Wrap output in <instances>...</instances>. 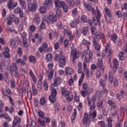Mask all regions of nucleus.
Returning <instances> with one entry per match:
<instances>
[{"mask_svg":"<svg viewBox=\"0 0 127 127\" xmlns=\"http://www.w3.org/2000/svg\"><path fill=\"white\" fill-rule=\"evenodd\" d=\"M55 5H56V7L61 8L63 7L64 13H66L68 12V5L65 1L61 0H55Z\"/></svg>","mask_w":127,"mask_h":127,"instance_id":"1","label":"nucleus"},{"mask_svg":"<svg viewBox=\"0 0 127 127\" xmlns=\"http://www.w3.org/2000/svg\"><path fill=\"white\" fill-rule=\"evenodd\" d=\"M10 72L11 75L14 76L16 78L19 77V73L18 71V68L16 63H12V65L10 66Z\"/></svg>","mask_w":127,"mask_h":127,"instance_id":"2","label":"nucleus"},{"mask_svg":"<svg viewBox=\"0 0 127 127\" xmlns=\"http://www.w3.org/2000/svg\"><path fill=\"white\" fill-rule=\"evenodd\" d=\"M80 57L79 52L76 49H73L70 52V58L72 59V63H74L76 60Z\"/></svg>","mask_w":127,"mask_h":127,"instance_id":"3","label":"nucleus"},{"mask_svg":"<svg viewBox=\"0 0 127 127\" xmlns=\"http://www.w3.org/2000/svg\"><path fill=\"white\" fill-rule=\"evenodd\" d=\"M57 95V91L56 89L53 87L52 88V93H51V95L49 97V99L51 103H54L56 101V96Z\"/></svg>","mask_w":127,"mask_h":127,"instance_id":"4","label":"nucleus"},{"mask_svg":"<svg viewBox=\"0 0 127 127\" xmlns=\"http://www.w3.org/2000/svg\"><path fill=\"white\" fill-rule=\"evenodd\" d=\"M27 1L28 2H29L28 3V9L30 11H35L37 8V2L36 1V0H34L33 1V3H32L30 2L31 0H27Z\"/></svg>","mask_w":127,"mask_h":127,"instance_id":"5","label":"nucleus"},{"mask_svg":"<svg viewBox=\"0 0 127 127\" xmlns=\"http://www.w3.org/2000/svg\"><path fill=\"white\" fill-rule=\"evenodd\" d=\"M96 12L97 14L95 15V19L94 17H92L93 19V21L94 22H95L96 21H97V23L99 24L100 25L101 24V21H100V18L102 16V13L100 12V11L99 10V9L98 8V7H96Z\"/></svg>","mask_w":127,"mask_h":127,"instance_id":"6","label":"nucleus"},{"mask_svg":"<svg viewBox=\"0 0 127 127\" xmlns=\"http://www.w3.org/2000/svg\"><path fill=\"white\" fill-rule=\"evenodd\" d=\"M66 64V57L64 55H62L60 57V60L59 61V67L60 68H63Z\"/></svg>","mask_w":127,"mask_h":127,"instance_id":"7","label":"nucleus"},{"mask_svg":"<svg viewBox=\"0 0 127 127\" xmlns=\"http://www.w3.org/2000/svg\"><path fill=\"white\" fill-rule=\"evenodd\" d=\"M113 65L112 71L114 73H116L119 68V63L118 60L117 58H114L113 61Z\"/></svg>","mask_w":127,"mask_h":127,"instance_id":"8","label":"nucleus"},{"mask_svg":"<svg viewBox=\"0 0 127 127\" xmlns=\"http://www.w3.org/2000/svg\"><path fill=\"white\" fill-rule=\"evenodd\" d=\"M1 91L2 92V95L6 97H9V95H13L12 91L9 88H6L5 89H1Z\"/></svg>","mask_w":127,"mask_h":127,"instance_id":"9","label":"nucleus"},{"mask_svg":"<svg viewBox=\"0 0 127 127\" xmlns=\"http://www.w3.org/2000/svg\"><path fill=\"white\" fill-rule=\"evenodd\" d=\"M18 5L17 1L13 2V0H8L7 2V6L9 10L12 9L16 7Z\"/></svg>","mask_w":127,"mask_h":127,"instance_id":"10","label":"nucleus"},{"mask_svg":"<svg viewBox=\"0 0 127 127\" xmlns=\"http://www.w3.org/2000/svg\"><path fill=\"white\" fill-rule=\"evenodd\" d=\"M92 43L95 50L97 51H100L101 49L100 45L99 44V41H98L95 38H93Z\"/></svg>","mask_w":127,"mask_h":127,"instance_id":"11","label":"nucleus"},{"mask_svg":"<svg viewBox=\"0 0 127 127\" xmlns=\"http://www.w3.org/2000/svg\"><path fill=\"white\" fill-rule=\"evenodd\" d=\"M10 45L12 49H16L18 46V41L15 38L10 39Z\"/></svg>","mask_w":127,"mask_h":127,"instance_id":"12","label":"nucleus"},{"mask_svg":"<svg viewBox=\"0 0 127 127\" xmlns=\"http://www.w3.org/2000/svg\"><path fill=\"white\" fill-rule=\"evenodd\" d=\"M14 12L16 14H19L20 15V17L21 18H23L24 17V13L23 11V9L22 8L20 7H17L16 8L14 9Z\"/></svg>","mask_w":127,"mask_h":127,"instance_id":"13","label":"nucleus"},{"mask_svg":"<svg viewBox=\"0 0 127 127\" xmlns=\"http://www.w3.org/2000/svg\"><path fill=\"white\" fill-rule=\"evenodd\" d=\"M94 36H95V37H93V38H95V39L98 42L99 40L105 38L104 34L101 32H97Z\"/></svg>","mask_w":127,"mask_h":127,"instance_id":"14","label":"nucleus"},{"mask_svg":"<svg viewBox=\"0 0 127 127\" xmlns=\"http://www.w3.org/2000/svg\"><path fill=\"white\" fill-rule=\"evenodd\" d=\"M90 119H91L88 117V113H85L82 120L83 124L84 125H87L88 123L90 122Z\"/></svg>","mask_w":127,"mask_h":127,"instance_id":"15","label":"nucleus"},{"mask_svg":"<svg viewBox=\"0 0 127 127\" xmlns=\"http://www.w3.org/2000/svg\"><path fill=\"white\" fill-rule=\"evenodd\" d=\"M111 41L115 45H117V40L118 39V35L116 33H114L110 36Z\"/></svg>","mask_w":127,"mask_h":127,"instance_id":"16","label":"nucleus"},{"mask_svg":"<svg viewBox=\"0 0 127 127\" xmlns=\"http://www.w3.org/2000/svg\"><path fill=\"white\" fill-rule=\"evenodd\" d=\"M15 15L13 14H10L9 16L7 18V19L8 20L7 21V24L8 25H11L12 23L13 22L15 19Z\"/></svg>","mask_w":127,"mask_h":127,"instance_id":"17","label":"nucleus"},{"mask_svg":"<svg viewBox=\"0 0 127 127\" xmlns=\"http://www.w3.org/2000/svg\"><path fill=\"white\" fill-rule=\"evenodd\" d=\"M21 122V119L18 116H15L13 122L12 127H16L18 125H19Z\"/></svg>","mask_w":127,"mask_h":127,"instance_id":"18","label":"nucleus"},{"mask_svg":"<svg viewBox=\"0 0 127 127\" xmlns=\"http://www.w3.org/2000/svg\"><path fill=\"white\" fill-rule=\"evenodd\" d=\"M65 74L66 75H72L74 74V70L73 69L69 66H67L65 68V70L64 71Z\"/></svg>","mask_w":127,"mask_h":127,"instance_id":"19","label":"nucleus"},{"mask_svg":"<svg viewBox=\"0 0 127 127\" xmlns=\"http://www.w3.org/2000/svg\"><path fill=\"white\" fill-rule=\"evenodd\" d=\"M48 45L47 43L45 42L43 45H42V46H40V48H39V52H40V53L42 54V53L45 51L46 52V50L48 48Z\"/></svg>","mask_w":127,"mask_h":127,"instance_id":"20","label":"nucleus"},{"mask_svg":"<svg viewBox=\"0 0 127 127\" xmlns=\"http://www.w3.org/2000/svg\"><path fill=\"white\" fill-rule=\"evenodd\" d=\"M62 95L66 97L70 95V91L67 90L65 87L62 88Z\"/></svg>","mask_w":127,"mask_h":127,"instance_id":"21","label":"nucleus"},{"mask_svg":"<svg viewBox=\"0 0 127 127\" xmlns=\"http://www.w3.org/2000/svg\"><path fill=\"white\" fill-rule=\"evenodd\" d=\"M108 104L110 107L111 109H115L117 108V104L112 100H108Z\"/></svg>","mask_w":127,"mask_h":127,"instance_id":"22","label":"nucleus"},{"mask_svg":"<svg viewBox=\"0 0 127 127\" xmlns=\"http://www.w3.org/2000/svg\"><path fill=\"white\" fill-rule=\"evenodd\" d=\"M61 77H56L54 79V86L58 87L59 84H61Z\"/></svg>","mask_w":127,"mask_h":127,"instance_id":"23","label":"nucleus"},{"mask_svg":"<svg viewBox=\"0 0 127 127\" xmlns=\"http://www.w3.org/2000/svg\"><path fill=\"white\" fill-rule=\"evenodd\" d=\"M29 74L30 77L32 78L34 83L36 84L37 83V77L32 70H30Z\"/></svg>","mask_w":127,"mask_h":127,"instance_id":"24","label":"nucleus"},{"mask_svg":"<svg viewBox=\"0 0 127 127\" xmlns=\"http://www.w3.org/2000/svg\"><path fill=\"white\" fill-rule=\"evenodd\" d=\"M97 115V111L96 110L92 111L89 112V115L88 117L90 118V119H94Z\"/></svg>","mask_w":127,"mask_h":127,"instance_id":"25","label":"nucleus"},{"mask_svg":"<svg viewBox=\"0 0 127 127\" xmlns=\"http://www.w3.org/2000/svg\"><path fill=\"white\" fill-rule=\"evenodd\" d=\"M82 89L83 90L88 93L92 92V90H90L89 87L88 86V84L86 83H84L82 84Z\"/></svg>","mask_w":127,"mask_h":127,"instance_id":"26","label":"nucleus"},{"mask_svg":"<svg viewBox=\"0 0 127 127\" xmlns=\"http://www.w3.org/2000/svg\"><path fill=\"white\" fill-rule=\"evenodd\" d=\"M82 45L84 46L87 47V49L88 50H89V46L91 45V42L89 41L86 40V39H84L82 40Z\"/></svg>","mask_w":127,"mask_h":127,"instance_id":"27","label":"nucleus"},{"mask_svg":"<svg viewBox=\"0 0 127 127\" xmlns=\"http://www.w3.org/2000/svg\"><path fill=\"white\" fill-rule=\"evenodd\" d=\"M49 20H50V21H51L52 23L53 24L55 23V22H56L57 20L56 15H49Z\"/></svg>","mask_w":127,"mask_h":127,"instance_id":"28","label":"nucleus"},{"mask_svg":"<svg viewBox=\"0 0 127 127\" xmlns=\"http://www.w3.org/2000/svg\"><path fill=\"white\" fill-rule=\"evenodd\" d=\"M34 22L37 24H39L40 22V18L38 14H35V18L33 19Z\"/></svg>","mask_w":127,"mask_h":127,"instance_id":"29","label":"nucleus"},{"mask_svg":"<svg viewBox=\"0 0 127 127\" xmlns=\"http://www.w3.org/2000/svg\"><path fill=\"white\" fill-rule=\"evenodd\" d=\"M104 11L106 15L109 17H112V13L110 10V9L106 7L104 8Z\"/></svg>","mask_w":127,"mask_h":127,"instance_id":"30","label":"nucleus"},{"mask_svg":"<svg viewBox=\"0 0 127 127\" xmlns=\"http://www.w3.org/2000/svg\"><path fill=\"white\" fill-rule=\"evenodd\" d=\"M56 13H57V15L62 17L63 13L62 12V9L60 7L56 6Z\"/></svg>","mask_w":127,"mask_h":127,"instance_id":"31","label":"nucleus"},{"mask_svg":"<svg viewBox=\"0 0 127 127\" xmlns=\"http://www.w3.org/2000/svg\"><path fill=\"white\" fill-rule=\"evenodd\" d=\"M85 77V74L84 73H81V76L79 77V79H78V86H81L82 85V83L84 80Z\"/></svg>","mask_w":127,"mask_h":127,"instance_id":"32","label":"nucleus"},{"mask_svg":"<svg viewBox=\"0 0 127 127\" xmlns=\"http://www.w3.org/2000/svg\"><path fill=\"white\" fill-rule=\"evenodd\" d=\"M16 63L17 64H20L21 65L24 66L26 64V62L22 60V58H19L16 62Z\"/></svg>","mask_w":127,"mask_h":127,"instance_id":"33","label":"nucleus"},{"mask_svg":"<svg viewBox=\"0 0 127 127\" xmlns=\"http://www.w3.org/2000/svg\"><path fill=\"white\" fill-rule=\"evenodd\" d=\"M20 6L22 7V9H26L27 7V4L26 3L25 1L24 0H19Z\"/></svg>","mask_w":127,"mask_h":127,"instance_id":"34","label":"nucleus"},{"mask_svg":"<svg viewBox=\"0 0 127 127\" xmlns=\"http://www.w3.org/2000/svg\"><path fill=\"white\" fill-rule=\"evenodd\" d=\"M99 84L102 88H105L106 86V81L104 79L101 78L99 82Z\"/></svg>","mask_w":127,"mask_h":127,"instance_id":"35","label":"nucleus"},{"mask_svg":"<svg viewBox=\"0 0 127 127\" xmlns=\"http://www.w3.org/2000/svg\"><path fill=\"white\" fill-rule=\"evenodd\" d=\"M107 122L108 127H113V119L111 117H108L107 118Z\"/></svg>","mask_w":127,"mask_h":127,"instance_id":"36","label":"nucleus"},{"mask_svg":"<svg viewBox=\"0 0 127 127\" xmlns=\"http://www.w3.org/2000/svg\"><path fill=\"white\" fill-rule=\"evenodd\" d=\"M38 116L41 119H45V113L42 110H40L38 112Z\"/></svg>","mask_w":127,"mask_h":127,"instance_id":"37","label":"nucleus"},{"mask_svg":"<svg viewBox=\"0 0 127 127\" xmlns=\"http://www.w3.org/2000/svg\"><path fill=\"white\" fill-rule=\"evenodd\" d=\"M86 71V76L87 77L90 78L92 76L94 71L92 70H90V71L88 69L87 70H85Z\"/></svg>","mask_w":127,"mask_h":127,"instance_id":"38","label":"nucleus"},{"mask_svg":"<svg viewBox=\"0 0 127 127\" xmlns=\"http://www.w3.org/2000/svg\"><path fill=\"white\" fill-rule=\"evenodd\" d=\"M22 43L23 45V47L27 48L29 46V43L28 42V40L27 39L22 40Z\"/></svg>","mask_w":127,"mask_h":127,"instance_id":"39","label":"nucleus"},{"mask_svg":"<svg viewBox=\"0 0 127 127\" xmlns=\"http://www.w3.org/2000/svg\"><path fill=\"white\" fill-rule=\"evenodd\" d=\"M112 74L113 73L111 71H110L108 73L109 81L110 83H113L114 82V76Z\"/></svg>","mask_w":127,"mask_h":127,"instance_id":"40","label":"nucleus"},{"mask_svg":"<svg viewBox=\"0 0 127 127\" xmlns=\"http://www.w3.org/2000/svg\"><path fill=\"white\" fill-rule=\"evenodd\" d=\"M29 62L31 63L34 64L36 63V58L34 56L30 55L29 57Z\"/></svg>","mask_w":127,"mask_h":127,"instance_id":"41","label":"nucleus"},{"mask_svg":"<svg viewBox=\"0 0 127 127\" xmlns=\"http://www.w3.org/2000/svg\"><path fill=\"white\" fill-rule=\"evenodd\" d=\"M38 122H39V124H40V125L43 127H44L46 124L45 119H43V118L38 119Z\"/></svg>","mask_w":127,"mask_h":127,"instance_id":"42","label":"nucleus"},{"mask_svg":"<svg viewBox=\"0 0 127 127\" xmlns=\"http://www.w3.org/2000/svg\"><path fill=\"white\" fill-rule=\"evenodd\" d=\"M83 5L85 8H86L88 11H91V6L90 3L84 2L83 3Z\"/></svg>","mask_w":127,"mask_h":127,"instance_id":"43","label":"nucleus"},{"mask_svg":"<svg viewBox=\"0 0 127 127\" xmlns=\"http://www.w3.org/2000/svg\"><path fill=\"white\" fill-rule=\"evenodd\" d=\"M88 30L89 29L87 27H83L82 28V30L81 31V32H82V34L84 36H86L87 35Z\"/></svg>","mask_w":127,"mask_h":127,"instance_id":"44","label":"nucleus"},{"mask_svg":"<svg viewBox=\"0 0 127 127\" xmlns=\"http://www.w3.org/2000/svg\"><path fill=\"white\" fill-rule=\"evenodd\" d=\"M47 101L45 97H41L40 99V105L41 106H44L46 104Z\"/></svg>","mask_w":127,"mask_h":127,"instance_id":"45","label":"nucleus"},{"mask_svg":"<svg viewBox=\"0 0 127 127\" xmlns=\"http://www.w3.org/2000/svg\"><path fill=\"white\" fill-rule=\"evenodd\" d=\"M52 55L51 53H49L46 56V59H47V62H52Z\"/></svg>","mask_w":127,"mask_h":127,"instance_id":"46","label":"nucleus"},{"mask_svg":"<svg viewBox=\"0 0 127 127\" xmlns=\"http://www.w3.org/2000/svg\"><path fill=\"white\" fill-rule=\"evenodd\" d=\"M102 65H103V61H102V59H98V63L97 64V67L101 68L102 67Z\"/></svg>","mask_w":127,"mask_h":127,"instance_id":"47","label":"nucleus"},{"mask_svg":"<svg viewBox=\"0 0 127 127\" xmlns=\"http://www.w3.org/2000/svg\"><path fill=\"white\" fill-rule=\"evenodd\" d=\"M54 75V70L53 69H51L50 70V72L49 73V75H48V79L51 80L53 79Z\"/></svg>","mask_w":127,"mask_h":127,"instance_id":"48","label":"nucleus"},{"mask_svg":"<svg viewBox=\"0 0 127 127\" xmlns=\"http://www.w3.org/2000/svg\"><path fill=\"white\" fill-rule=\"evenodd\" d=\"M52 0H45V2H44V6L46 7H48L50 5V4L52 3Z\"/></svg>","mask_w":127,"mask_h":127,"instance_id":"49","label":"nucleus"},{"mask_svg":"<svg viewBox=\"0 0 127 127\" xmlns=\"http://www.w3.org/2000/svg\"><path fill=\"white\" fill-rule=\"evenodd\" d=\"M124 52H122V51H120L119 53V59L120 60H121V61H123L124 60Z\"/></svg>","mask_w":127,"mask_h":127,"instance_id":"50","label":"nucleus"},{"mask_svg":"<svg viewBox=\"0 0 127 127\" xmlns=\"http://www.w3.org/2000/svg\"><path fill=\"white\" fill-rule=\"evenodd\" d=\"M17 53L20 57H22L23 56L22 49L20 47H18L17 50Z\"/></svg>","mask_w":127,"mask_h":127,"instance_id":"51","label":"nucleus"},{"mask_svg":"<svg viewBox=\"0 0 127 127\" xmlns=\"http://www.w3.org/2000/svg\"><path fill=\"white\" fill-rule=\"evenodd\" d=\"M121 8L123 12H124L125 10H127V3L126 2L124 4H122Z\"/></svg>","mask_w":127,"mask_h":127,"instance_id":"52","label":"nucleus"},{"mask_svg":"<svg viewBox=\"0 0 127 127\" xmlns=\"http://www.w3.org/2000/svg\"><path fill=\"white\" fill-rule=\"evenodd\" d=\"M65 99H66V101L68 102H70L73 100V95H67V96L65 97Z\"/></svg>","mask_w":127,"mask_h":127,"instance_id":"53","label":"nucleus"},{"mask_svg":"<svg viewBox=\"0 0 127 127\" xmlns=\"http://www.w3.org/2000/svg\"><path fill=\"white\" fill-rule=\"evenodd\" d=\"M70 27L72 28H76L77 27V25L75 23L74 20H72L70 21Z\"/></svg>","mask_w":127,"mask_h":127,"instance_id":"54","label":"nucleus"},{"mask_svg":"<svg viewBox=\"0 0 127 127\" xmlns=\"http://www.w3.org/2000/svg\"><path fill=\"white\" fill-rule=\"evenodd\" d=\"M49 88V85L48 83H47L46 80H44V89L45 90L47 91Z\"/></svg>","mask_w":127,"mask_h":127,"instance_id":"55","label":"nucleus"},{"mask_svg":"<svg viewBox=\"0 0 127 127\" xmlns=\"http://www.w3.org/2000/svg\"><path fill=\"white\" fill-rule=\"evenodd\" d=\"M101 76V71L98 70L96 73V77L98 79H100Z\"/></svg>","mask_w":127,"mask_h":127,"instance_id":"56","label":"nucleus"},{"mask_svg":"<svg viewBox=\"0 0 127 127\" xmlns=\"http://www.w3.org/2000/svg\"><path fill=\"white\" fill-rule=\"evenodd\" d=\"M81 20H82V22L84 23H87V17L86 15L83 14L81 16Z\"/></svg>","mask_w":127,"mask_h":127,"instance_id":"57","label":"nucleus"},{"mask_svg":"<svg viewBox=\"0 0 127 127\" xmlns=\"http://www.w3.org/2000/svg\"><path fill=\"white\" fill-rule=\"evenodd\" d=\"M123 98L124 97L120 94V93H118L116 94V98L118 99L119 101H121Z\"/></svg>","mask_w":127,"mask_h":127,"instance_id":"58","label":"nucleus"},{"mask_svg":"<svg viewBox=\"0 0 127 127\" xmlns=\"http://www.w3.org/2000/svg\"><path fill=\"white\" fill-rule=\"evenodd\" d=\"M103 100H101L99 102L97 103V106L98 108H102L103 107Z\"/></svg>","mask_w":127,"mask_h":127,"instance_id":"59","label":"nucleus"},{"mask_svg":"<svg viewBox=\"0 0 127 127\" xmlns=\"http://www.w3.org/2000/svg\"><path fill=\"white\" fill-rule=\"evenodd\" d=\"M36 29V28L35 26L33 24L31 25L30 27H29V30L32 32H34Z\"/></svg>","mask_w":127,"mask_h":127,"instance_id":"60","label":"nucleus"},{"mask_svg":"<svg viewBox=\"0 0 127 127\" xmlns=\"http://www.w3.org/2000/svg\"><path fill=\"white\" fill-rule=\"evenodd\" d=\"M67 36H68V38H69V41H72L74 40V36L72 34V32L70 31V32L69 33V34L68 35H67Z\"/></svg>","mask_w":127,"mask_h":127,"instance_id":"61","label":"nucleus"},{"mask_svg":"<svg viewBox=\"0 0 127 127\" xmlns=\"http://www.w3.org/2000/svg\"><path fill=\"white\" fill-rule=\"evenodd\" d=\"M32 90H33V96H36L38 94L37 89L36 88H35L34 87H32Z\"/></svg>","mask_w":127,"mask_h":127,"instance_id":"62","label":"nucleus"},{"mask_svg":"<svg viewBox=\"0 0 127 127\" xmlns=\"http://www.w3.org/2000/svg\"><path fill=\"white\" fill-rule=\"evenodd\" d=\"M10 83H11V87L12 88H15L16 84H15V81L13 79H11L10 80Z\"/></svg>","mask_w":127,"mask_h":127,"instance_id":"63","label":"nucleus"},{"mask_svg":"<svg viewBox=\"0 0 127 127\" xmlns=\"http://www.w3.org/2000/svg\"><path fill=\"white\" fill-rule=\"evenodd\" d=\"M3 55L4 57L6 58H10V54H9V52L6 53V52H3Z\"/></svg>","mask_w":127,"mask_h":127,"instance_id":"64","label":"nucleus"}]
</instances>
